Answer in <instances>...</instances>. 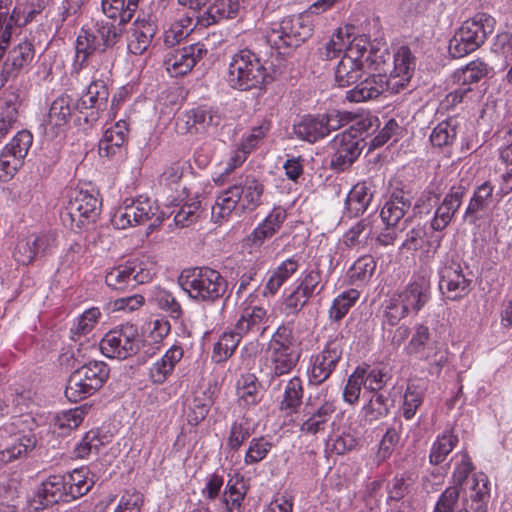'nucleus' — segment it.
Returning <instances> with one entry per match:
<instances>
[{"mask_svg": "<svg viewBox=\"0 0 512 512\" xmlns=\"http://www.w3.org/2000/svg\"><path fill=\"white\" fill-rule=\"evenodd\" d=\"M465 192L466 188L463 186L451 188V191L445 196L443 202L434 213V217L431 220V228L433 230L442 231L449 225L462 203Z\"/></svg>", "mask_w": 512, "mask_h": 512, "instance_id": "18", "label": "nucleus"}, {"mask_svg": "<svg viewBox=\"0 0 512 512\" xmlns=\"http://www.w3.org/2000/svg\"><path fill=\"white\" fill-rule=\"evenodd\" d=\"M372 233V227L368 219H361L352 226L344 236V243L353 247L359 244H365Z\"/></svg>", "mask_w": 512, "mask_h": 512, "instance_id": "60", "label": "nucleus"}, {"mask_svg": "<svg viewBox=\"0 0 512 512\" xmlns=\"http://www.w3.org/2000/svg\"><path fill=\"white\" fill-rule=\"evenodd\" d=\"M312 35V27L301 16H288L275 24L266 34L267 44L279 54H288Z\"/></svg>", "mask_w": 512, "mask_h": 512, "instance_id": "7", "label": "nucleus"}, {"mask_svg": "<svg viewBox=\"0 0 512 512\" xmlns=\"http://www.w3.org/2000/svg\"><path fill=\"white\" fill-rule=\"evenodd\" d=\"M34 58V46L29 41L20 42L14 46L7 55L0 71L2 85L15 79L21 70L28 66Z\"/></svg>", "mask_w": 512, "mask_h": 512, "instance_id": "17", "label": "nucleus"}, {"mask_svg": "<svg viewBox=\"0 0 512 512\" xmlns=\"http://www.w3.org/2000/svg\"><path fill=\"white\" fill-rule=\"evenodd\" d=\"M110 369L102 361H91L76 369L69 377L65 396L71 402H78L98 391L109 377Z\"/></svg>", "mask_w": 512, "mask_h": 512, "instance_id": "6", "label": "nucleus"}, {"mask_svg": "<svg viewBox=\"0 0 512 512\" xmlns=\"http://www.w3.org/2000/svg\"><path fill=\"white\" fill-rule=\"evenodd\" d=\"M397 295L409 312L418 313L430 300V283L424 277H418Z\"/></svg>", "mask_w": 512, "mask_h": 512, "instance_id": "23", "label": "nucleus"}, {"mask_svg": "<svg viewBox=\"0 0 512 512\" xmlns=\"http://www.w3.org/2000/svg\"><path fill=\"white\" fill-rule=\"evenodd\" d=\"M458 443V437L453 434H444L434 442L431 448L429 461L432 465H439L451 453Z\"/></svg>", "mask_w": 512, "mask_h": 512, "instance_id": "51", "label": "nucleus"}, {"mask_svg": "<svg viewBox=\"0 0 512 512\" xmlns=\"http://www.w3.org/2000/svg\"><path fill=\"white\" fill-rule=\"evenodd\" d=\"M185 169V163L182 161H175L171 163L160 175V185L168 188L169 190L177 191L180 187V182Z\"/></svg>", "mask_w": 512, "mask_h": 512, "instance_id": "56", "label": "nucleus"}, {"mask_svg": "<svg viewBox=\"0 0 512 512\" xmlns=\"http://www.w3.org/2000/svg\"><path fill=\"white\" fill-rule=\"evenodd\" d=\"M342 353L341 340L329 341L324 350L314 358L309 375L310 383L320 385L325 382L336 368Z\"/></svg>", "mask_w": 512, "mask_h": 512, "instance_id": "14", "label": "nucleus"}, {"mask_svg": "<svg viewBox=\"0 0 512 512\" xmlns=\"http://www.w3.org/2000/svg\"><path fill=\"white\" fill-rule=\"evenodd\" d=\"M221 120L218 111L206 106L193 108L186 113V124L191 133H208L216 129Z\"/></svg>", "mask_w": 512, "mask_h": 512, "instance_id": "24", "label": "nucleus"}, {"mask_svg": "<svg viewBox=\"0 0 512 512\" xmlns=\"http://www.w3.org/2000/svg\"><path fill=\"white\" fill-rule=\"evenodd\" d=\"M366 67L367 65L364 64L363 59L343 54L335 68V83L339 87H348L352 84L357 86L359 84L358 81L366 71Z\"/></svg>", "mask_w": 512, "mask_h": 512, "instance_id": "22", "label": "nucleus"}, {"mask_svg": "<svg viewBox=\"0 0 512 512\" xmlns=\"http://www.w3.org/2000/svg\"><path fill=\"white\" fill-rule=\"evenodd\" d=\"M101 201L88 191H74L65 209V216L70 220V226L82 228L94 223L100 214Z\"/></svg>", "mask_w": 512, "mask_h": 512, "instance_id": "10", "label": "nucleus"}, {"mask_svg": "<svg viewBox=\"0 0 512 512\" xmlns=\"http://www.w3.org/2000/svg\"><path fill=\"white\" fill-rule=\"evenodd\" d=\"M353 29V25H346L345 27L338 28L332 35L331 39L319 49V57L322 60H332L337 58L344 51V47L346 46L345 38L349 39L353 35L351 32Z\"/></svg>", "mask_w": 512, "mask_h": 512, "instance_id": "37", "label": "nucleus"}, {"mask_svg": "<svg viewBox=\"0 0 512 512\" xmlns=\"http://www.w3.org/2000/svg\"><path fill=\"white\" fill-rule=\"evenodd\" d=\"M138 7V0H103L102 10L104 19H114L116 22L126 25L133 17Z\"/></svg>", "mask_w": 512, "mask_h": 512, "instance_id": "30", "label": "nucleus"}, {"mask_svg": "<svg viewBox=\"0 0 512 512\" xmlns=\"http://www.w3.org/2000/svg\"><path fill=\"white\" fill-rule=\"evenodd\" d=\"M303 394L302 380L299 377L291 378L285 386L279 409L287 416L296 413L302 404Z\"/></svg>", "mask_w": 512, "mask_h": 512, "instance_id": "33", "label": "nucleus"}, {"mask_svg": "<svg viewBox=\"0 0 512 512\" xmlns=\"http://www.w3.org/2000/svg\"><path fill=\"white\" fill-rule=\"evenodd\" d=\"M178 283L189 298L208 304L221 299L228 289V282L220 272L207 266L184 269Z\"/></svg>", "mask_w": 512, "mask_h": 512, "instance_id": "3", "label": "nucleus"}, {"mask_svg": "<svg viewBox=\"0 0 512 512\" xmlns=\"http://www.w3.org/2000/svg\"><path fill=\"white\" fill-rule=\"evenodd\" d=\"M55 241L53 233L30 235L19 239L13 252L14 259L19 264L28 265L37 257L50 253Z\"/></svg>", "mask_w": 512, "mask_h": 512, "instance_id": "13", "label": "nucleus"}, {"mask_svg": "<svg viewBox=\"0 0 512 512\" xmlns=\"http://www.w3.org/2000/svg\"><path fill=\"white\" fill-rule=\"evenodd\" d=\"M412 204V196L403 189L394 190L381 209L380 216L386 225H398Z\"/></svg>", "mask_w": 512, "mask_h": 512, "instance_id": "20", "label": "nucleus"}, {"mask_svg": "<svg viewBox=\"0 0 512 512\" xmlns=\"http://www.w3.org/2000/svg\"><path fill=\"white\" fill-rule=\"evenodd\" d=\"M335 410L334 402L324 400L320 405H317L315 399L309 396L303 408V416L328 422Z\"/></svg>", "mask_w": 512, "mask_h": 512, "instance_id": "55", "label": "nucleus"}, {"mask_svg": "<svg viewBox=\"0 0 512 512\" xmlns=\"http://www.w3.org/2000/svg\"><path fill=\"white\" fill-rule=\"evenodd\" d=\"M359 292L356 289H350L338 295L329 309V317L335 322L342 320L350 308L355 305L359 299Z\"/></svg>", "mask_w": 512, "mask_h": 512, "instance_id": "46", "label": "nucleus"}, {"mask_svg": "<svg viewBox=\"0 0 512 512\" xmlns=\"http://www.w3.org/2000/svg\"><path fill=\"white\" fill-rule=\"evenodd\" d=\"M246 495L243 477L229 479L223 493L222 502L228 512H242V502Z\"/></svg>", "mask_w": 512, "mask_h": 512, "instance_id": "34", "label": "nucleus"}, {"mask_svg": "<svg viewBox=\"0 0 512 512\" xmlns=\"http://www.w3.org/2000/svg\"><path fill=\"white\" fill-rule=\"evenodd\" d=\"M298 287L309 298L321 294L325 289V282L322 281V271L318 265L306 271L299 280Z\"/></svg>", "mask_w": 512, "mask_h": 512, "instance_id": "50", "label": "nucleus"}, {"mask_svg": "<svg viewBox=\"0 0 512 512\" xmlns=\"http://www.w3.org/2000/svg\"><path fill=\"white\" fill-rule=\"evenodd\" d=\"M373 194L365 182H359L353 186L346 197V210L351 217L363 214L369 207Z\"/></svg>", "mask_w": 512, "mask_h": 512, "instance_id": "32", "label": "nucleus"}, {"mask_svg": "<svg viewBox=\"0 0 512 512\" xmlns=\"http://www.w3.org/2000/svg\"><path fill=\"white\" fill-rule=\"evenodd\" d=\"M460 498V489L457 485L447 487L439 496L433 512H455Z\"/></svg>", "mask_w": 512, "mask_h": 512, "instance_id": "64", "label": "nucleus"}, {"mask_svg": "<svg viewBox=\"0 0 512 512\" xmlns=\"http://www.w3.org/2000/svg\"><path fill=\"white\" fill-rule=\"evenodd\" d=\"M75 105L76 103L68 95H61L56 98L50 106L49 123L54 126L65 125L69 121Z\"/></svg>", "mask_w": 512, "mask_h": 512, "instance_id": "41", "label": "nucleus"}, {"mask_svg": "<svg viewBox=\"0 0 512 512\" xmlns=\"http://www.w3.org/2000/svg\"><path fill=\"white\" fill-rule=\"evenodd\" d=\"M409 313V310L404 305L398 295L392 297L389 300V303L385 307L384 311V319H383V328L385 329L386 325L390 327L396 326L401 319L405 318Z\"/></svg>", "mask_w": 512, "mask_h": 512, "instance_id": "59", "label": "nucleus"}, {"mask_svg": "<svg viewBox=\"0 0 512 512\" xmlns=\"http://www.w3.org/2000/svg\"><path fill=\"white\" fill-rule=\"evenodd\" d=\"M108 97L109 91L105 81H92L86 93L77 100L75 109L84 115L86 123L92 124L99 119L100 112L106 110Z\"/></svg>", "mask_w": 512, "mask_h": 512, "instance_id": "12", "label": "nucleus"}, {"mask_svg": "<svg viewBox=\"0 0 512 512\" xmlns=\"http://www.w3.org/2000/svg\"><path fill=\"white\" fill-rule=\"evenodd\" d=\"M300 353L269 352L271 380L288 374L298 363Z\"/></svg>", "mask_w": 512, "mask_h": 512, "instance_id": "42", "label": "nucleus"}, {"mask_svg": "<svg viewBox=\"0 0 512 512\" xmlns=\"http://www.w3.org/2000/svg\"><path fill=\"white\" fill-rule=\"evenodd\" d=\"M267 317V311L259 306H255L251 309H245L236 322V330L239 334L246 335L250 331H259L261 324Z\"/></svg>", "mask_w": 512, "mask_h": 512, "instance_id": "45", "label": "nucleus"}, {"mask_svg": "<svg viewBox=\"0 0 512 512\" xmlns=\"http://www.w3.org/2000/svg\"><path fill=\"white\" fill-rule=\"evenodd\" d=\"M488 73V66L481 60H474L467 64L461 70H457L454 78L459 84L468 86L479 82Z\"/></svg>", "mask_w": 512, "mask_h": 512, "instance_id": "47", "label": "nucleus"}, {"mask_svg": "<svg viewBox=\"0 0 512 512\" xmlns=\"http://www.w3.org/2000/svg\"><path fill=\"white\" fill-rule=\"evenodd\" d=\"M355 28L351 30L353 35L351 38H345L346 46L344 47V54L349 55L351 57H355L358 59H363L364 64L368 65L369 63H373L372 59V51H368V47L370 46V40L367 35H355Z\"/></svg>", "mask_w": 512, "mask_h": 512, "instance_id": "44", "label": "nucleus"}, {"mask_svg": "<svg viewBox=\"0 0 512 512\" xmlns=\"http://www.w3.org/2000/svg\"><path fill=\"white\" fill-rule=\"evenodd\" d=\"M99 52L96 42L89 30L82 29L76 39V59L83 64L91 55Z\"/></svg>", "mask_w": 512, "mask_h": 512, "instance_id": "61", "label": "nucleus"}, {"mask_svg": "<svg viewBox=\"0 0 512 512\" xmlns=\"http://www.w3.org/2000/svg\"><path fill=\"white\" fill-rule=\"evenodd\" d=\"M239 398L247 405L258 402L259 398V382L254 374H247L238 381Z\"/></svg>", "mask_w": 512, "mask_h": 512, "instance_id": "54", "label": "nucleus"}, {"mask_svg": "<svg viewBox=\"0 0 512 512\" xmlns=\"http://www.w3.org/2000/svg\"><path fill=\"white\" fill-rule=\"evenodd\" d=\"M323 125L320 115L305 116L293 125V133L301 140L314 143L327 136V130Z\"/></svg>", "mask_w": 512, "mask_h": 512, "instance_id": "31", "label": "nucleus"}, {"mask_svg": "<svg viewBox=\"0 0 512 512\" xmlns=\"http://www.w3.org/2000/svg\"><path fill=\"white\" fill-rule=\"evenodd\" d=\"M471 280L462 272L460 264L445 266L440 273L439 288L449 300H460L470 292Z\"/></svg>", "mask_w": 512, "mask_h": 512, "instance_id": "15", "label": "nucleus"}, {"mask_svg": "<svg viewBox=\"0 0 512 512\" xmlns=\"http://www.w3.org/2000/svg\"><path fill=\"white\" fill-rule=\"evenodd\" d=\"M125 25L114 19H101L95 24V29L90 31L96 42L99 53H106L113 49L121 40Z\"/></svg>", "mask_w": 512, "mask_h": 512, "instance_id": "19", "label": "nucleus"}, {"mask_svg": "<svg viewBox=\"0 0 512 512\" xmlns=\"http://www.w3.org/2000/svg\"><path fill=\"white\" fill-rule=\"evenodd\" d=\"M263 192V183L254 175L240 176L217 196L211 210L212 220L222 223L235 210L254 211L262 202Z\"/></svg>", "mask_w": 512, "mask_h": 512, "instance_id": "2", "label": "nucleus"}, {"mask_svg": "<svg viewBox=\"0 0 512 512\" xmlns=\"http://www.w3.org/2000/svg\"><path fill=\"white\" fill-rule=\"evenodd\" d=\"M243 336V334H239V331L236 330L235 325L233 330L224 332L214 345L213 360L216 363H220L230 358Z\"/></svg>", "mask_w": 512, "mask_h": 512, "instance_id": "39", "label": "nucleus"}, {"mask_svg": "<svg viewBox=\"0 0 512 512\" xmlns=\"http://www.w3.org/2000/svg\"><path fill=\"white\" fill-rule=\"evenodd\" d=\"M69 496L66 489V478L61 475L48 477L37 489V497L44 506L66 501Z\"/></svg>", "mask_w": 512, "mask_h": 512, "instance_id": "25", "label": "nucleus"}, {"mask_svg": "<svg viewBox=\"0 0 512 512\" xmlns=\"http://www.w3.org/2000/svg\"><path fill=\"white\" fill-rule=\"evenodd\" d=\"M156 27L148 22H141L134 28L128 41V50L135 55L143 54L149 47L155 34Z\"/></svg>", "mask_w": 512, "mask_h": 512, "instance_id": "35", "label": "nucleus"}, {"mask_svg": "<svg viewBox=\"0 0 512 512\" xmlns=\"http://www.w3.org/2000/svg\"><path fill=\"white\" fill-rule=\"evenodd\" d=\"M495 23V19L486 13H478L466 20L449 41L450 55L461 58L476 51L493 33Z\"/></svg>", "mask_w": 512, "mask_h": 512, "instance_id": "5", "label": "nucleus"}, {"mask_svg": "<svg viewBox=\"0 0 512 512\" xmlns=\"http://www.w3.org/2000/svg\"><path fill=\"white\" fill-rule=\"evenodd\" d=\"M430 340V328L424 323L416 324L414 326L412 337L405 348L406 353L408 355H419L420 357L425 353L426 347Z\"/></svg>", "mask_w": 512, "mask_h": 512, "instance_id": "52", "label": "nucleus"}, {"mask_svg": "<svg viewBox=\"0 0 512 512\" xmlns=\"http://www.w3.org/2000/svg\"><path fill=\"white\" fill-rule=\"evenodd\" d=\"M359 130L350 128L335 136L331 146L335 150L331 158V167L343 171L350 167L361 154L362 140L358 139Z\"/></svg>", "mask_w": 512, "mask_h": 512, "instance_id": "11", "label": "nucleus"}, {"mask_svg": "<svg viewBox=\"0 0 512 512\" xmlns=\"http://www.w3.org/2000/svg\"><path fill=\"white\" fill-rule=\"evenodd\" d=\"M414 483V475L411 472H404L400 475H396L387 485L388 500H402L411 492Z\"/></svg>", "mask_w": 512, "mask_h": 512, "instance_id": "48", "label": "nucleus"}, {"mask_svg": "<svg viewBox=\"0 0 512 512\" xmlns=\"http://www.w3.org/2000/svg\"><path fill=\"white\" fill-rule=\"evenodd\" d=\"M415 69V57L409 47L401 46L394 55V70L389 77L370 74L353 89L347 91L350 102H362L377 98L386 90L399 93L409 83Z\"/></svg>", "mask_w": 512, "mask_h": 512, "instance_id": "1", "label": "nucleus"}, {"mask_svg": "<svg viewBox=\"0 0 512 512\" xmlns=\"http://www.w3.org/2000/svg\"><path fill=\"white\" fill-rule=\"evenodd\" d=\"M156 305L165 311L171 318L178 319L182 315V309L176 298L166 290H159L153 298Z\"/></svg>", "mask_w": 512, "mask_h": 512, "instance_id": "63", "label": "nucleus"}, {"mask_svg": "<svg viewBox=\"0 0 512 512\" xmlns=\"http://www.w3.org/2000/svg\"><path fill=\"white\" fill-rule=\"evenodd\" d=\"M273 80L266 72L265 64L250 50H241L235 54L229 65L227 81L233 89L247 91L261 88Z\"/></svg>", "mask_w": 512, "mask_h": 512, "instance_id": "4", "label": "nucleus"}, {"mask_svg": "<svg viewBox=\"0 0 512 512\" xmlns=\"http://www.w3.org/2000/svg\"><path fill=\"white\" fill-rule=\"evenodd\" d=\"M376 269V262L371 255H364L358 258L348 270L349 282L360 286L367 283Z\"/></svg>", "mask_w": 512, "mask_h": 512, "instance_id": "40", "label": "nucleus"}, {"mask_svg": "<svg viewBox=\"0 0 512 512\" xmlns=\"http://www.w3.org/2000/svg\"><path fill=\"white\" fill-rule=\"evenodd\" d=\"M128 127L125 121H118L113 127L108 128L99 142V154L110 157L115 155L126 141Z\"/></svg>", "mask_w": 512, "mask_h": 512, "instance_id": "27", "label": "nucleus"}, {"mask_svg": "<svg viewBox=\"0 0 512 512\" xmlns=\"http://www.w3.org/2000/svg\"><path fill=\"white\" fill-rule=\"evenodd\" d=\"M66 478V489L72 499L87 494L93 486V482L84 476L81 470H74Z\"/></svg>", "mask_w": 512, "mask_h": 512, "instance_id": "53", "label": "nucleus"}, {"mask_svg": "<svg viewBox=\"0 0 512 512\" xmlns=\"http://www.w3.org/2000/svg\"><path fill=\"white\" fill-rule=\"evenodd\" d=\"M166 217L167 214L161 211L155 202L149 198L140 197L129 204L126 200L124 206L115 212L112 223L118 229H125L150 221L149 227L154 228L159 226Z\"/></svg>", "mask_w": 512, "mask_h": 512, "instance_id": "8", "label": "nucleus"}, {"mask_svg": "<svg viewBox=\"0 0 512 512\" xmlns=\"http://www.w3.org/2000/svg\"><path fill=\"white\" fill-rule=\"evenodd\" d=\"M183 357V349L180 346L174 345L163 357L158 360L150 368V378L154 383H163L167 376L172 373L176 363H178Z\"/></svg>", "mask_w": 512, "mask_h": 512, "instance_id": "29", "label": "nucleus"}, {"mask_svg": "<svg viewBox=\"0 0 512 512\" xmlns=\"http://www.w3.org/2000/svg\"><path fill=\"white\" fill-rule=\"evenodd\" d=\"M179 4L187 7L189 11L183 14L173 25L188 35L194 28L200 27L198 18L201 17L200 10L207 4V0H178Z\"/></svg>", "mask_w": 512, "mask_h": 512, "instance_id": "36", "label": "nucleus"}, {"mask_svg": "<svg viewBox=\"0 0 512 512\" xmlns=\"http://www.w3.org/2000/svg\"><path fill=\"white\" fill-rule=\"evenodd\" d=\"M493 194V187L490 182H484L476 188L468 207L466 208L464 219L470 224L482 218V213L488 208Z\"/></svg>", "mask_w": 512, "mask_h": 512, "instance_id": "26", "label": "nucleus"}, {"mask_svg": "<svg viewBox=\"0 0 512 512\" xmlns=\"http://www.w3.org/2000/svg\"><path fill=\"white\" fill-rule=\"evenodd\" d=\"M298 267V261L294 258L283 261L271 275L266 284V289L271 294H275L282 284L298 270Z\"/></svg>", "mask_w": 512, "mask_h": 512, "instance_id": "49", "label": "nucleus"}, {"mask_svg": "<svg viewBox=\"0 0 512 512\" xmlns=\"http://www.w3.org/2000/svg\"><path fill=\"white\" fill-rule=\"evenodd\" d=\"M146 347L138 328L133 324H124L104 336L100 342L101 352L109 358L126 359L136 354L140 346Z\"/></svg>", "mask_w": 512, "mask_h": 512, "instance_id": "9", "label": "nucleus"}, {"mask_svg": "<svg viewBox=\"0 0 512 512\" xmlns=\"http://www.w3.org/2000/svg\"><path fill=\"white\" fill-rule=\"evenodd\" d=\"M362 386H364L363 369L359 366L348 378L343 392L344 400L349 404H355L359 400Z\"/></svg>", "mask_w": 512, "mask_h": 512, "instance_id": "62", "label": "nucleus"}, {"mask_svg": "<svg viewBox=\"0 0 512 512\" xmlns=\"http://www.w3.org/2000/svg\"><path fill=\"white\" fill-rule=\"evenodd\" d=\"M391 407L392 401L387 396L383 393H375L362 409L363 421L372 424L386 417Z\"/></svg>", "mask_w": 512, "mask_h": 512, "instance_id": "38", "label": "nucleus"}, {"mask_svg": "<svg viewBox=\"0 0 512 512\" xmlns=\"http://www.w3.org/2000/svg\"><path fill=\"white\" fill-rule=\"evenodd\" d=\"M133 269H129V266H118L113 268L105 277L106 284L114 290L125 291L128 288H132L130 273Z\"/></svg>", "mask_w": 512, "mask_h": 512, "instance_id": "58", "label": "nucleus"}, {"mask_svg": "<svg viewBox=\"0 0 512 512\" xmlns=\"http://www.w3.org/2000/svg\"><path fill=\"white\" fill-rule=\"evenodd\" d=\"M456 137V125L453 120L439 123L430 135V141L435 147L450 145Z\"/></svg>", "mask_w": 512, "mask_h": 512, "instance_id": "57", "label": "nucleus"}, {"mask_svg": "<svg viewBox=\"0 0 512 512\" xmlns=\"http://www.w3.org/2000/svg\"><path fill=\"white\" fill-rule=\"evenodd\" d=\"M36 446L34 434L22 435L10 447L0 451V465L7 464L15 459L21 458Z\"/></svg>", "mask_w": 512, "mask_h": 512, "instance_id": "43", "label": "nucleus"}, {"mask_svg": "<svg viewBox=\"0 0 512 512\" xmlns=\"http://www.w3.org/2000/svg\"><path fill=\"white\" fill-rule=\"evenodd\" d=\"M205 53L206 50L199 43L184 46L168 54L164 64L173 76H182L190 72Z\"/></svg>", "mask_w": 512, "mask_h": 512, "instance_id": "16", "label": "nucleus"}, {"mask_svg": "<svg viewBox=\"0 0 512 512\" xmlns=\"http://www.w3.org/2000/svg\"><path fill=\"white\" fill-rule=\"evenodd\" d=\"M19 105V94L14 91L5 92L0 97V140L5 137L16 123Z\"/></svg>", "mask_w": 512, "mask_h": 512, "instance_id": "28", "label": "nucleus"}, {"mask_svg": "<svg viewBox=\"0 0 512 512\" xmlns=\"http://www.w3.org/2000/svg\"><path fill=\"white\" fill-rule=\"evenodd\" d=\"M208 8L198 18L201 28H207L219 22L234 18L239 10V0H207Z\"/></svg>", "mask_w": 512, "mask_h": 512, "instance_id": "21", "label": "nucleus"}]
</instances>
